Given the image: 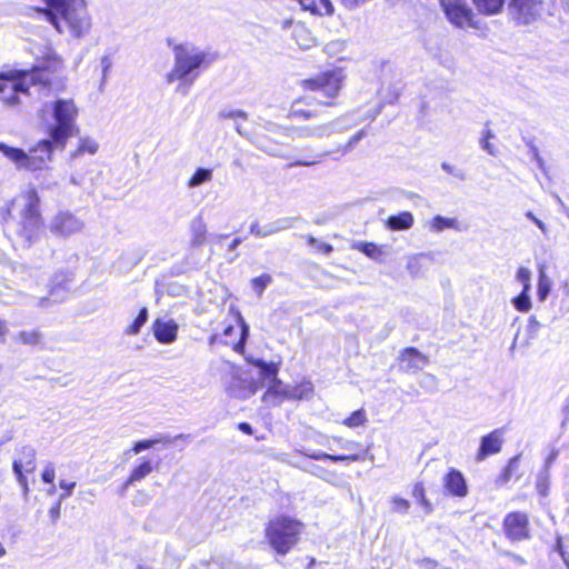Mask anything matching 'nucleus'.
<instances>
[{
    "mask_svg": "<svg viewBox=\"0 0 569 569\" xmlns=\"http://www.w3.org/2000/svg\"><path fill=\"white\" fill-rule=\"evenodd\" d=\"M301 522L289 517L270 520L266 528V537L277 553L286 555L298 542Z\"/></svg>",
    "mask_w": 569,
    "mask_h": 569,
    "instance_id": "obj_6",
    "label": "nucleus"
},
{
    "mask_svg": "<svg viewBox=\"0 0 569 569\" xmlns=\"http://www.w3.org/2000/svg\"><path fill=\"white\" fill-rule=\"evenodd\" d=\"M172 442H173V438L170 437L169 435H158L150 439H143V440L137 441L130 449V452L138 455L144 450L158 449V448L171 445Z\"/></svg>",
    "mask_w": 569,
    "mask_h": 569,
    "instance_id": "obj_19",
    "label": "nucleus"
},
{
    "mask_svg": "<svg viewBox=\"0 0 569 569\" xmlns=\"http://www.w3.org/2000/svg\"><path fill=\"white\" fill-rule=\"evenodd\" d=\"M61 503L62 501H60L59 498L58 501L50 508L49 516L52 521H57L60 518Z\"/></svg>",
    "mask_w": 569,
    "mask_h": 569,
    "instance_id": "obj_57",
    "label": "nucleus"
},
{
    "mask_svg": "<svg viewBox=\"0 0 569 569\" xmlns=\"http://www.w3.org/2000/svg\"><path fill=\"white\" fill-rule=\"evenodd\" d=\"M537 287H538L537 288L538 299H539V301L543 302L548 298V296L551 291V281L547 277L543 266H541L539 268V277H538V286Z\"/></svg>",
    "mask_w": 569,
    "mask_h": 569,
    "instance_id": "obj_29",
    "label": "nucleus"
},
{
    "mask_svg": "<svg viewBox=\"0 0 569 569\" xmlns=\"http://www.w3.org/2000/svg\"><path fill=\"white\" fill-rule=\"evenodd\" d=\"M542 2L540 0H510L508 14L519 26H528L540 18Z\"/></svg>",
    "mask_w": 569,
    "mask_h": 569,
    "instance_id": "obj_9",
    "label": "nucleus"
},
{
    "mask_svg": "<svg viewBox=\"0 0 569 569\" xmlns=\"http://www.w3.org/2000/svg\"><path fill=\"white\" fill-rule=\"evenodd\" d=\"M213 171L209 168H198L188 181L189 188L199 187L212 179Z\"/></svg>",
    "mask_w": 569,
    "mask_h": 569,
    "instance_id": "obj_30",
    "label": "nucleus"
},
{
    "mask_svg": "<svg viewBox=\"0 0 569 569\" xmlns=\"http://www.w3.org/2000/svg\"><path fill=\"white\" fill-rule=\"evenodd\" d=\"M359 457L357 455H331L329 460L332 462H340V461H357Z\"/></svg>",
    "mask_w": 569,
    "mask_h": 569,
    "instance_id": "obj_55",
    "label": "nucleus"
},
{
    "mask_svg": "<svg viewBox=\"0 0 569 569\" xmlns=\"http://www.w3.org/2000/svg\"><path fill=\"white\" fill-rule=\"evenodd\" d=\"M49 9H37L60 32L80 38L90 29L84 0H46Z\"/></svg>",
    "mask_w": 569,
    "mask_h": 569,
    "instance_id": "obj_3",
    "label": "nucleus"
},
{
    "mask_svg": "<svg viewBox=\"0 0 569 569\" xmlns=\"http://www.w3.org/2000/svg\"><path fill=\"white\" fill-rule=\"evenodd\" d=\"M100 67H101V71H102L101 84H103L107 80L109 70L112 67V60H111L110 56L101 57Z\"/></svg>",
    "mask_w": 569,
    "mask_h": 569,
    "instance_id": "obj_48",
    "label": "nucleus"
},
{
    "mask_svg": "<svg viewBox=\"0 0 569 569\" xmlns=\"http://www.w3.org/2000/svg\"><path fill=\"white\" fill-rule=\"evenodd\" d=\"M39 203L40 200L34 189H30L12 200L4 232L13 249H29L39 240L42 231Z\"/></svg>",
    "mask_w": 569,
    "mask_h": 569,
    "instance_id": "obj_2",
    "label": "nucleus"
},
{
    "mask_svg": "<svg viewBox=\"0 0 569 569\" xmlns=\"http://www.w3.org/2000/svg\"><path fill=\"white\" fill-rule=\"evenodd\" d=\"M148 320V309L141 308L133 322L126 329L127 335H137Z\"/></svg>",
    "mask_w": 569,
    "mask_h": 569,
    "instance_id": "obj_33",
    "label": "nucleus"
},
{
    "mask_svg": "<svg viewBox=\"0 0 569 569\" xmlns=\"http://www.w3.org/2000/svg\"><path fill=\"white\" fill-rule=\"evenodd\" d=\"M505 428H498L481 437L477 451V461H483L487 457L501 451L503 443Z\"/></svg>",
    "mask_w": 569,
    "mask_h": 569,
    "instance_id": "obj_15",
    "label": "nucleus"
},
{
    "mask_svg": "<svg viewBox=\"0 0 569 569\" xmlns=\"http://www.w3.org/2000/svg\"><path fill=\"white\" fill-rule=\"evenodd\" d=\"M356 126V121L349 116L337 118L333 121L321 124L307 126H276L277 131L287 139H323L333 133H342Z\"/></svg>",
    "mask_w": 569,
    "mask_h": 569,
    "instance_id": "obj_5",
    "label": "nucleus"
},
{
    "mask_svg": "<svg viewBox=\"0 0 569 569\" xmlns=\"http://www.w3.org/2000/svg\"><path fill=\"white\" fill-rule=\"evenodd\" d=\"M518 461H519V456L511 458L509 460L507 467L505 468V473H513V471L518 467Z\"/></svg>",
    "mask_w": 569,
    "mask_h": 569,
    "instance_id": "obj_59",
    "label": "nucleus"
},
{
    "mask_svg": "<svg viewBox=\"0 0 569 569\" xmlns=\"http://www.w3.org/2000/svg\"><path fill=\"white\" fill-rule=\"evenodd\" d=\"M272 282V277L269 273H263L251 280V287L260 298L266 288Z\"/></svg>",
    "mask_w": 569,
    "mask_h": 569,
    "instance_id": "obj_34",
    "label": "nucleus"
},
{
    "mask_svg": "<svg viewBox=\"0 0 569 569\" xmlns=\"http://www.w3.org/2000/svg\"><path fill=\"white\" fill-rule=\"evenodd\" d=\"M479 12L491 16L501 11L505 0H472Z\"/></svg>",
    "mask_w": 569,
    "mask_h": 569,
    "instance_id": "obj_28",
    "label": "nucleus"
},
{
    "mask_svg": "<svg viewBox=\"0 0 569 569\" xmlns=\"http://www.w3.org/2000/svg\"><path fill=\"white\" fill-rule=\"evenodd\" d=\"M410 502L403 498L400 497H393L392 498V510L395 512L405 515L409 511Z\"/></svg>",
    "mask_w": 569,
    "mask_h": 569,
    "instance_id": "obj_44",
    "label": "nucleus"
},
{
    "mask_svg": "<svg viewBox=\"0 0 569 569\" xmlns=\"http://www.w3.org/2000/svg\"><path fill=\"white\" fill-rule=\"evenodd\" d=\"M72 280L73 274L71 271L67 269L57 270L50 279L49 297L40 298L37 305L39 307H46L47 301H49L50 299L54 302L63 301L70 291V284Z\"/></svg>",
    "mask_w": 569,
    "mask_h": 569,
    "instance_id": "obj_10",
    "label": "nucleus"
},
{
    "mask_svg": "<svg viewBox=\"0 0 569 569\" xmlns=\"http://www.w3.org/2000/svg\"><path fill=\"white\" fill-rule=\"evenodd\" d=\"M299 2L305 10H309L311 13L316 14L318 0H299Z\"/></svg>",
    "mask_w": 569,
    "mask_h": 569,
    "instance_id": "obj_58",
    "label": "nucleus"
},
{
    "mask_svg": "<svg viewBox=\"0 0 569 569\" xmlns=\"http://www.w3.org/2000/svg\"><path fill=\"white\" fill-rule=\"evenodd\" d=\"M333 4L330 0H318L316 14L331 16L333 13Z\"/></svg>",
    "mask_w": 569,
    "mask_h": 569,
    "instance_id": "obj_45",
    "label": "nucleus"
},
{
    "mask_svg": "<svg viewBox=\"0 0 569 569\" xmlns=\"http://www.w3.org/2000/svg\"><path fill=\"white\" fill-rule=\"evenodd\" d=\"M99 149L98 142L90 137H80L78 147L70 153L71 159H77L86 153L94 154Z\"/></svg>",
    "mask_w": 569,
    "mask_h": 569,
    "instance_id": "obj_26",
    "label": "nucleus"
},
{
    "mask_svg": "<svg viewBox=\"0 0 569 569\" xmlns=\"http://www.w3.org/2000/svg\"><path fill=\"white\" fill-rule=\"evenodd\" d=\"M251 143L262 152L274 158H289L282 152L281 144L269 140L267 137L256 138L251 140Z\"/></svg>",
    "mask_w": 569,
    "mask_h": 569,
    "instance_id": "obj_24",
    "label": "nucleus"
},
{
    "mask_svg": "<svg viewBox=\"0 0 569 569\" xmlns=\"http://www.w3.org/2000/svg\"><path fill=\"white\" fill-rule=\"evenodd\" d=\"M443 487L446 491L455 497H466L468 495V487L463 475L451 468L443 477Z\"/></svg>",
    "mask_w": 569,
    "mask_h": 569,
    "instance_id": "obj_17",
    "label": "nucleus"
},
{
    "mask_svg": "<svg viewBox=\"0 0 569 569\" xmlns=\"http://www.w3.org/2000/svg\"><path fill=\"white\" fill-rule=\"evenodd\" d=\"M541 328L540 322L536 319L535 316H531L528 320L527 325V338H526V345H529L531 340L536 339L538 337V332Z\"/></svg>",
    "mask_w": 569,
    "mask_h": 569,
    "instance_id": "obj_38",
    "label": "nucleus"
},
{
    "mask_svg": "<svg viewBox=\"0 0 569 569\" xmlns=\"http://www.w3.org/2000/svg\"><path fill=\"white\" fill-rule=\"evenodd\" d=\"M153 471V463L151 460L141 459L140 462L133 467L128 479L123 483L122 490H127L130 486L143 480Z\"/></svg>",
    "mask_w": 569,
    "mask_h": 569,
    "instance_id": "obj_20",
    "label": "nucleus"
},
{
    "mask_svg": "<svg viewBox=\"0 0 569 569\" xmlns=\"http://www.w3.org/2000/svg\"><path fill=\"white\" fill-rule=\"evenodd\" d=\"M16 465L21 472H32L36 468V450L29 446L22 447L19 457L12 463L13 471H16Z\"/></svg>",
    "mask_w": 569,
    "mask_h": 569,
    "instance_id": "obj_21",
    "label": "nucleus"
},
{
    "mask_svg": "<svg viewBox=\"0 0 569 569\" xmlns=\"http://www.w3.org/2000/svg\"><path fill=\"white\" fill-rule=\"evenodd\" d=\"M50 84V74L44 70H34L32 73L11 71L8 72L0 87V101L8 107H16L21 102V96H30V88Z\"/></svg>",
    "mask_w": 569,
    "mask_h": 569,
    "instance_id": "obj_4",
    "label": "nucleus"
},
{
    "mask_svg": "<svg viewBox=\"0 0 569 569\" xmlns=\"http://www.w3.org/2000/svg\"><path fill=\"white\" fill-rule=\"evenodd\" d=\"M56 478V469L52 462H48L41 473V479L46 483L52 485Z\"/></svg>",
    "mask_w": 569,
    "mask_h": 569,
    "instance_id": "obj_47",
    "label": "nucleus"
},
{
    "mask_svg": "<svg viewBox=\"0 0 569 569\" xmlns=\"http://www.w3.org/2000/svg\"><path fill=\"white\" fill-rule=\"evenodd\" d=\"M307 243L313 248H317L320 250L323 254L329 256L333 251V247L326 242H320L317 238L313 236H307Z\"/></svg>",
    "mask_w": 569,
    "mask_h": 569,
    "instance_id": "obj_40",
    "label": "nucleus"
},
{
    "mask_svg": "<svg viewBox=\"0 0 569 569\" xmlns=\"http://www.w3.org/2000/svg\"><path fill=\"white\" fill-rule=\"evenodd\" d=\"M530 290H521V292L512 299L513 307L520 312H528L531 309Z\"/></svg>",
    "mask_w": 569,
    "mask_h": 569,
    "instance_id": "obj_31",
    "label": "nucleus"
},
{
    "mask_svg": "<svg viewBox=\"0 0 569 569\" xmlns=\"http://www.w3.org/2000/svg\"><path fill=\"white\" fill-rule=\"evenodd\" d=\"M413 216L409 211H402L398 214H392L388 217L386 221V226L388 229L392 231H401V230H408L413 224Z\"/></svg>",
    "mask_w": 569,
    "mask_h": 569,
    "instance_id": "obj_23",
    "label": "nucleus"
},
{
    "mask_svg": "<svg viewBox=\"0 0 569 569\" xmlns=\"http://www.w3.org/2000/svg\"><path fill=\"white\" fill-rule=\"evenodd\" d=\"M366 0H341L343 6L348 9H355L359 4L363 3Z\"/></svg>",
    "mask_w": 569,
    "mask_h": 569,
    "instance_id": "obj_64",
    "label": "nucleus"
},
{
    "mask_svg": "<svg viewBox=\"0 0 569 569\" xmlns=\"http://www.w3.org/2000/svg\"><path fill=\"white\" fill-rule=\"evenodd\" d=\"M480 146L483 150H486L489 154L495 156L496 149L492 143L489 142L487 139H480Z\"/></svg>",
    "mask_w": 569,
    "mask_h": 569,
    "instance_id": "obj_60",
    "label": "nucleus"
},
{
    "mask_svg": "<svg viewBox=\"0 0 569 569\" xmlns=\"http://www.w3.org/2000/svg\"><path fill=\"white\" fill-rule=\"evenodd\" d=\"M220 119L247 120L248 113L240 109H221L218 113Z\"/></svg>",
    "mask_w": 569,
    "mask_h": 569,
    "instance_id": "obj_39",
    "label": "nucleus"
},
{
    "mask_svg": "<svg viewBox=\"0 0 569 569\" xmlns=\"http://www.w3.org/2000/svg\"><path fill=\"white\" fill-rule=\"evenodd\" d=\"M526 217L529 218L545 234L548 232L546 223L537 218L531 211H528Z\"/></svg>",
    "mask_w": 569,
    "mask_h": 569,
    "instance_id": "obj_56",
    "label": "nucleus"
},
{
    "mask_svg": "<svg viewBox=\"0 0 569 569\" xmlns=\"http://www.w3.org/2000/svg\"><path fill=\"white\" fill-rule=\"evenodd\" d=\"M17 340L23 345H37L41 340V335L37 330L20 331Z\"/></svg>",
    "mask_w": 569,
    "mask_h": 569,
    "instance_id": "obj_35",
    "label": "nucleus"
},
{
    "mask_svg": "<svg viewBox=\"0 0 569 569\" xmlns=\"http://www.w3.org/2000/svg\"><path fill=\"white\" fill-rule=\"evenodd\" d=\"M398 359L400 369L406 372L421 370L428 363V358L413 347L405 348Z\"/></svg>",
    "mask_w": 569,
    "mask_h": 569,
    "instance_id": "obj_16",
    "label": "nucleus"
},
{
    "mask_svg": "<svg viewBox=\"0 0 569 569\" xmlns=\"http://www.w3.org/2000/svg\"><path fill=\"white\" fill-rule=\"evenodd\" d=\"M290 117L302 118V119L308 120V119H311L312 117H315V113L309 110L299 109L296 107V103H295L290 111Z\"/></svg>",
    "mask_w": 569,
    "mask_h": 569,
    "instance_id": "obj_50",
    "label": "nucleus"
},
{
    "mask_svg": "<svg viewBox=\"0 0 569 569\" xmlns=\"http://www.w3.org/2000/svg\"><path fill=\"white\" fill-rule=\"evenodd\" d=\"M527 146L529 147V153L532 160H536L541 157L538 147L531 140L527 142Z\"/></svg>",
    "mask_w": 569,
    "mask_h": 569,
    "instance_id": "obj_61",
    "label": "nucleus"
},
{
    "mask_svg": "<svg viewBox=\"0 0 569 569\" xmlns=\"http://www.w3.org/2000/svg\"><path fill=\"white\" fill-rule=\"evenodd\" d=\"M13 472L17 477L18 483L21 486V488L23 490V496L27 497L29 493V486H28V480H27V477L24 476V472L19 471V467L17 465H16V471H13Z\"/></svg>",
    "mask_w": 569,
    "mask_h": 569,
    "instance_id": "obj_49",
    "label": "nucleus"
},
{
    "mask_svg": "<svg viewBox=\"0 0 569 569\" xmlns=\"http://www.w3.org/2000/svg\"><path fill=\"white\" fill-rule=\"evenodd\" d=\"M329 154H330V151H325V152L318 153L316 156V159H313V160H307V159L306 160H302V159L301 160H296V161L289 163L288 167L289 168H292V167H312V166L321 162V160L325 157L329 156Z\"/></svg>",
    "mask_w": 569,
    "mask_h": 569,
    "instance_id": "obj_41",
    "label": "nucleus"
},
{
    "mask_svg": "<svg viewBox=\"0 0 569 569\" xmlns=\"http://www.w3.org/2000/svg\"><path fill=\"white\" fill-rule=\"evenodd\" d=\"M207 241V226L202 217L197 216L190 222V244L198 248Z\"/></svg>",
    "mask_w": 569,
    "mask_h": 569,
    "instance_id": "obj_22",
    "label": "nucleus"
},
{
    "mask_svg": "<svg viewBox=\"0 0 569 569\" xmlns=\"http://www.w3.org/2000/svg\"><path fill=\"white\" fill-rule=\"evenodd\" d=\"M77 483L76 481H70L66 479H61L59 481V487L63 490V492L59 496L60 501L66 500L68 497L71 496L73 489L76 488Z\"/></svg>",
    "mask_w": 569,
    "mask_h": 569,
    "instance_id": "obj_46",
    "label": "nucleus"
},
{
    "mask_svg": "<svg viewBox=\"0 0 569 569\" xmlns=\"http://www.w3.org/2000/svg\"><path fill=\"white\" fill-rule=\"evenodd\" d=\"M259 369V376L263 381L270 382L278 377L279 367L274 362H267L262 359H252L250 361Z\"/></svg>",
    "mask_w": 569,
    "mask_h": 569,
    "instance_id": "obj_25",
    "label": "nucleus"
},
{
    "mask_svg": "<svg viewBox=\"0 0 569 569\" xmlns=\"http://www.w3.org/2000/svg\"><path fill=\"white\" fill-rule=\"evenodd\" d=\"M555 550L560 555L567 568L569 569V555L563 550L560 537L557 538Z\"/></svg>",
    "mask_w": 569,
    "mask_h": 569,
    "instance_id": "obj_53",
    "label": "nucleus"
},
{
    "mask_svg": "<svg viewBox=\"0 0 569 569\" xmlns=\"http://www.w3.org/2000/svg\"><path fill=\"white\" fill-rule=\"evenodd\" d=\"M213 58L199 48L180 44V94H187L200 70L207 68Z\"/></svg>",
    "mask_w": 569,
    "mask_h": 569,
    "instance_id": "obj_7",
    "label": "nucleus"
},
{
    "mask_svg": "<svg viewBox=\"0 0 569 569\" xmlns=\"http://www.w3.org/2000/svg\"><path fill=\"white\" fill-rule=\"evenodd\" d=\"M299 220V217H283L263 226L254 221L250 224V233L258 238H267L293 228Z\"/></svg>",
    "mask_w": 569,
    "mask_h": 569,
    "instance_id": "obj_14",
    "label": "nucleus"
},
{
    "mask_svg": "<svg viewBox=\"0 0 569 569\" xmlns=\"http://www.w3.org/2000/svg\"><path fill=\"white\" fill-rule=\"evenodd\" d=\"M342 72L340 70H328L313 78L306 79L302 84L306 89L320 92L328 99L338 96L341 89Z\"/></svg>",
    "mask_w": 569,
    "mask_h": 569,
    "instance_id": "obj_8",
    "label": "nucleus"
},
{
    "mask_svg": "<svg viewBox=\"0 0 569 569\" xmlns=\"http://www.w3.org/2000/svg\"><path fill=\"white\" fill-rule=\"evenodd\" d=\"M284 393L286 392L283 389L282 381L277 377L274 380L268 382V390L263 398H267L270 395L280 396V395H284Z\"/></svg>",
    "mask_w": 569,
    "mask_h": 569,
    "instance_id": "obj_42",
    "label": "nucleus"
},
{
    "mask_svg": "<svg viewBox=\"0 0 569 569\" xmlns=\"http://www.w3.org/2000/svg\"><path fill=\"white\" fill-rule=\"evenodd\" d=\"M79 110L72 99L59 98L46 102L39 111L47 138L39 140L28 151L0 143V152L11 161L17 170H47L56 149L63 150L68 140L78 131Z\"/></svg>",
    "mask_w": 569,
    "mask_h": 569,
    "instance_id": "obj_1",
    "label": "nucleus"
},
{
    "mask_svg": "<svg viewBox=\"0 0 569 569\" xmlns=\"http://www.w3.org/2000/svg\"><path fill=\"white\" fill-rule=\"evenodd\" d=\"M430 230L441 232L445 229L460 230L456 218H447L440 214L435 216L429 222Z\"/></svg>",
    "mask_w": 569,
    "mask_h": 569,
    "instance_id": "obj_27",
    "label": "nucleus"
},
{
    "mask_svg": "<svg viewBox=\"0 0 569 569\" xmlns=\"http://www.w3.org/2000/svg\"><path fill=\"white\" fill-rule=\"evenodd\" d=\"M366 136L367 131L365 129L359 130L356 134L349 138L346 144L339 146L337 151H341L342 153L351 151Z\"/></svg>",
    "mask_w": 569,
    "mask_h": 569,
    "instance_id": "obj_36",
    "label": "nucleus"
},
{
    "mask_svg": "<svg viewBox=\"0 0 569 569\" xmlns=\"http://www.w3.org/2000/svg\"><path fill=\"white\" fill-rule=\"evenodd\" d=\"M502 528L506 537L518 542L530 538L528 515L520 511H512L505 516Z\"/></svg>",
    "mask_w": 569,
    "mask_h": 569,
    "instance_id": "obj_12",
    "label": "nucleus"
},
{
    "mask_svg": "<svg viewBox=\"0 0 569 569\" xmlns=\"http://www.w3.org/2000/svg\"><path fill=\"white\" fill-rule=\"evenodd\" d=\"M234 129L240 136L248 139L250 142L253 139L248 131L243 130L242 126L238 122V120H234Z\"/></svg>",
    "mask_w": 569,
    "mask_h": 569,
    "instance_id": "obj_62",
    "label": "nucleus"
},
{
    "mask_svg": "<svg viewBox=\"0 0 569 569\" xmlns=\"http://www.w3.org/2000/svg\"><path fill=\"white\" fill-rule=\"evenodd\" d=\"M301 453L310 459H313V460H329L330 458V453H327V452H322V451H312V452H302Z\"/></svg>",
    "mask_w": 569,
    "mask_h": 569,
    "instance_id": "obj_54",
    "label": "nucleus"
},
{
    "mask_svg": "<svg viewBox=\"0 0 569 569\" xmlns=\"http://www.w3.org/2000/svg\"><path fill=\"white\" fill-rule=\"evenodd\" d=\"M366 420L363 410H356L345 420V425L348 427L361 426Z\"/></svg>",
    "mask_w": 569,
    "mask_h": 569,
    "instance_id": "obj_43",
    "label": "nucleus"
},
{
    "mask_svg": "<svg viewBox=\"0 0 569 569\" xmlns=\"http://www.w3.org/2000/svg\"><path fill=\"white\" fill-rule=\"evenodd\" d=\"M516 280L522 284V290H531V271L520 267L516 272Z\"/></svg>",
    "mask_w": 569,
    "mask_h": 569,
    "instance_id": "obj_37",
    "label": "nucleus"
},
{
    "mask_svg": "<svg viewBox=\"0 0 569 569\" xmlns=\"http://www.w3.org/2000/svg\"><path fill=\"white\" fill-rule=\"evenodd\" d=\"M420 386L423 388L436 389L437 387V378L433 375L426 373L422 377Z\"/></svg>",
    "mask_w": 569,
    "mask_h": 569,
    "instance_id": "obj_51",
    "label": "nucleus"
},
{
    "mask_svg": "<svg viewBox=\"0 0 569 569\" xmlns=\"http://www.w3.org/2000/svg\"><path fill=\"white\" fill-rule=\"evenodd\" d=\"M353 248L375 260L379 259L382 253L380 247L372 242H358L353 244Z\"/></svg>",
    "mask_w": 569,
    "mask_h": 569,
    "instance_id": "obj_32",
    "label": "nucleus"
},
{
    "mask_svg": "<svg viewBox=\"0 0 569 569\" xmlns=\"http://www.w3.org/2000/svg\"><path fill=\"white\" fill-rule=\"evenodd\" d=\"M238 429H239L240 431H242L243 433H246V435H252V433H253V428H252V426H251L250 423H248V422H240V423L238 425Z\"/></svg>",
    "mask_w": 569,
    "mask_h": 569,
    "instance_id": "obj_63",
    "label": "nucleus"
},
{
    "mask_svg": "<svg viewBox=\"0 0 569 569\" xmlns=\"http://www.w3.org/2000/svg\"><path fill=\"white\" fill-rule=\"evenodd\" d=\"M441 7L448 20L459 27H475L473 12L463 0H441Z\"/></svg>",
    "mask_w": 569,
    "mask_h": 569,
    "instance_id": "obj_13",
    "label": "nucleus"
},
{
    "mask_svg": "<svg viewBox=\"0 0 569 569\" xmlns=\"http://www.w3.org/2000/svg\"><path fill=\"white\" fill-rule=\"evenodd\" d=\"M48 228L52 234L68 238L81 232L84 228V222L69 211H59L51 218Z\"/></svg>",
    "mask_w": 569,
    "mask_h": 569,
    "instance_id": "obj_11",
    "label": "nucleus"
},
{
    "mask_svg": "<svg viewBox=\"0 0 569 569\" xmlns=\"http://www.w3.org/2000/svg\"><path fill=\"white\" fill-rule=\"evenodd\" d=\"M172 51L174 53L176 63H174V68L172 69V71H170L167 74L168 83H172L176 80V72L178 71V44L172 46Z\"/></svg>",
    "mask_w": 569,
    "mask_h": 569,
    "instance_id": "obj_52",
    "label": "nucleus"
},
{
    "mask_svg": "<svg viewBox=\"0 0 569 569\" xmlns=\"http://www.w3.org/2000/svg\"><path fill=\"white\" fill-rule=\"evenodd\" d=\"M153 333L159 342L170 343L176 339L177 325L172 320L164 321L157 319L153 323Z\"/></svg>",
    "mask_w": 569,
    "mask_h": 569,
    "instance_id": "obj_18",
    "label": "nucleus"
}]
</instances>
